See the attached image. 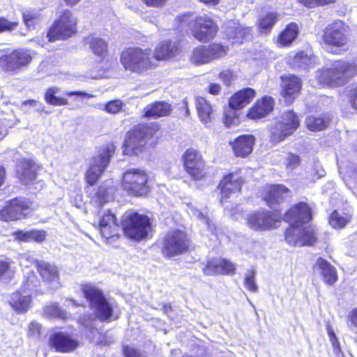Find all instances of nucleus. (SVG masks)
<instances>
[{
	"label": "nucleus",
	"instance_id": "1",
	"mask_svg": "<svg viewBox=\"0 0 357 357\" xmlns=\"http://www.w3.org/2000/svg\"><path fill=\"white\" fill-rule=\"evenodd\" d=\"M311 219V209L305 202L298 203L285 213L284 220L290 225L285 232V239L288 244L301 247L315 243L317 236L314 227L310 225L301 227Z\"/></svg>",
	"mask_w": 357,
	"mask_h": 357
},
{
	"label": "nucleus",
	"instance_id": "32",
	"mask_svg": "<svg viewBox=\"0 0 357 357\" xmlns=\"http://www.w3.org/2000/svg\"><path fill=\"white\" fill-rule=\"evenodd\" d=\"M171 111V105L165 101H155L144 109V116L153 119L168 116Z\"/></svg>",
	"mask_w": 357,
	"mask_h": 357
},
{
	"label": "nucleus",
	"instance_id": "56",
	"mask_svg": "<svg viewBox=\"0 0 357 357\" xmlns=\"http://www.w3.org/2000/svg\"><path fill=\"white\" fill-rule=\"evenodd\" d=\"M347 326L353 330L357 328V307L354 308L347 316Z\"/></svg>",
	"mask_w": 357,
	"mask_h": 357
},
{
	"label": "nucleus",
	"instance_id": "33",
	"mask_svg": "<svg viewBox=\"0 0 357 357\" xmlns=\"http://www.w3.org/2000/svg\"><path fill=\"white\" fill-rule=\"evenodd\" d=\"M177 52L176 46L172 41H164L159 44L155 50L154 54V61L160 59H166L176 56Z\"/></svg>",
	"mask_w": 357,
	"mask_h": 357
},
{
	"label": "nucleus",
	"instance_id": "47",
	"mask_svg": "<svg viewBox=\"0 0 357 357\" xmlns=\"http://www.w3.org/2000/svg\"><path fill=\"white\" fill-rule=\"evenodd\" d=\"M187 211L190 215H195L199 220H203L206 225L208 226V229L211 231H213V228L209 222L208 218L206 217L202 212L199 211L197 208H196L195 206L192 205L188 206Z\"/></svg>",
	"mask_w": 357,
	"mask_h": 357
},
{
	"label": "nucleus",
	"instance_id": "60",
	"mask_svg": "<svg viewBox=\"0 0 357 357\" xmlns=\"http://www.w3.org/2000/svg\"><path fill=\"white\" fill-rule=\"evenodd\" d=\"M333 336L331 337V342L333 347V351L335 354L338 356L341 357V356L343 355L341 351L340 343L338 342L337 338L335 336V334L333 335Z\"/></svg>",
	"mask_w": 357,
	"mask_h": 357
},
{
	"label": "nucleus",
	"instance_id": "11",
	"mask_svg": "<svg viewBox=\"0 0 357 357\" xmlns=\"http://www.w3.org/2000/svg\"><path fill=\"white\" fill-rule=\"evenodd\" d=\"M189 246L190 240L185 231L172 230L164 238L162 252L166 257L172 258L186 252Z\"/></svg>",
	"mask_w": 357,
	"mask_h": 357
},
{
	"label": "nucleus",
	"instance_id": "53",
	"mask_svg": "<svg viewBox=\"0 0 357 357\" xmlns=\"http://www.w3.org/2000/svg\"><path fill=\"white\" fill-rule=\"evenodd\" d=\"M46 238V232L43 230H30V241L42 243Z\"/></svg>",
	"mask_w": 357,
	"mask_h": 357
},
{
	"label": "nucleus",
	"instance_id": "57",
	"mask_svg": "<svg viewBox=\"0 0 357 357\" xmlns=\"http://www.w3.org/2000/svg\"><path fill=\"white\" fill-rule=\"evenodd\" d=\"M300 164V158L298 155L295 154L289 153L287 158V167L293 169Z\"/></svg>",
	"mask_w": 357,
	"mask_h": 357
},
{
	"label": "nucleus",
	"instance_id": "50",
	"mask_svg": "<svg viewBox=\"0 0 357 357\" xmlns=\"http://www.w3.org/2000/svg\"><path fill=\"white\" fill-rule=\"evenodd\" d=\"M123 107V102L120 100H114L109 101L105 105V110L110 114H116L121 110Z\"/></svg>",
	"mask_w": 357,
	"mask_h": 357
},
{
	"label": "nucleus",
	"instance_id": "22",
	"mask_svg": "<svg viewBox=\"0 0 357 357\" xmlns=\"http://www.w3.org/2000/svg\"><path fill=\"white\" fill-rule=\"evenodd\" d=\"M99 229L102 236L106 239L118 235L119 225L116 222L114 214L111 213L109 210L100 215Z\"/></svg>",
	"mask_w": 357,
	"mask_h": 357
},
{
	"label": "nucleus",
	"instance_id": "58",
	"mask_svg": "<svg viewBox=\"0 0 357 357\" xmlns=\"http://www.w3.org/2000/svg\"><path fill=\"white\" fill-rule=\"evenodd\" d=\"M15 238L20 241L24 242L30 241V230L29 231H21L18 230L14 233Z\"/></svg>",
	"mask_w": 357,
	"mask_h": 357
},
{
	"label": "nucleus",
	"instance_id": "6",
	"mask_svg": "<svg viewBox=\"0 0 357 357\" xmlns=\"http://www.w3.org/2000/svg\"><path fill=\"white\" fill-rule=\"evenodd\" d=\"M81 289L96 317L100 321L110 320L113 315V307L102 291L91 284L82 285Z\"/></svg>",
	"mask_w": 357,
	"mask_h": 357
},
{
	"label": "nucleus",
	"instance_id": "23",
	"mask_svg": "<svg viewBox=\"0 0 357 357\" xmlns=\"http://www.w3.org/2000/svg\"><path fill=\"white\" fill-rule=\"evenodd\" d=\"M243 183V181L238 174L231 173L225 176L218 185L222 198H228L231 194L239 192Z\"/></svg>",
	"mask_w": 357,
	"mask_h": 357
},
{
	"label": "nucleus",
	"instance_id": "55",
	"mask_svg": "<svg viewBox=\"0 0 357 357\" xmlns=\"http://www.w3.org/2000/svg\"><path fill=\"white\" fill-rule=\"evenodd\" d=\"M304 6L307 7H315L317 6H323L333 3L335 0H300Z\"/></svg>",
	"mask_w": 357,
	"mask_h": 357
},
{
	"label": "nucleus",
	"instance_id": "28",
	"mask_svg": "<svg viewBox=\"0 0 357 357\" xmlns=\"http://www.w3.org/2000/svg\"><path fill=\"white\" fill-rule=\"evenodd\" d=\"M274 101L270 96L258 100L250 108L248 116L252 119H259L268 114L273 109Z\"/></svg>",
	"mask_w": 357,
	"mask_h": 357
},
{
	"label": "nucleus",
	"instance_id": "26",
	"mask_svg": "<svg viewBox=\"0 0 357 357\" xmlns=\"http://www.w3.org/2000/svg\"><path fill=\"white\" fill-rule=\"evenodd\" d=\"M314 271H318L327 285H333L337 280L335 268L326 259L319 257L314 265Z\"/></svg>",
	"mask_w": 357,
	"mask_h": 357
},
{
	"label": "nucleus",
	"instance_id": "24",
	"mask_svg": "<svg viewBox=\"0 0 357 357\" xmlns=\"http://www.w3.org/2000/svg\"><path fill=\"white\" fill-rule=\"evenodd\" d=\"M289 197V190L283 185H272L268 188L264 198L267 205L275 211H278V205Z\"/></svg>",
	"mask_w": 357,
	"mask_h": 357
},
{
	"label": "nucleus",
	"instance_id": "48",
	"mask_svg": "<svg viewBox=\"0 0 357 357\" xmlns=\"http://www.w3.org/2000/svg\"><path fill=\"white\" fill-rule=\"evenodd\" d=\"M244 284L249 291L252 292L257 291L258 287L255 282V273L254 271H251L246 274L244 280Z\"/></svg>",
	"mask_w": 357,
	"mask_h": 357
},
{
	"label": "nucleus",
	"instance_id": "64",
	"mask_svg": "<svg viewBox=\"0 0 357 357\" xmlns=\"http://www.w3.org/2000/svg\"><path fill=\"white\" fill-rule=\"evenodd\" d=\"M167 0H142L148 6L160 7L164 5Z\"/></svg>",
	"mask_w": 357,
	"mask_h": 357
},
{
	"label": "nucleus",
	"instance_id": "63",
	"mask_svg": "<svg viewBox=\"0 0 357 357\" xmlns=\"http://www.w3.org/2000/svg\"><path fill=\"white\" fill-rule=\"evenodd\" d=\"M64 95L67 96H76L77 97H86V98H91L93 97L92 95L89 94V93H87L84 91H66L63 93Z\"/></svg>",
	"mask_w": 357,
	"mask_h": 357
},
{
	"label": "nucleus",
	"instance_id": "35",
	"mask_svg": "<svg viewBox=\"0 0 357 357\" xmlns=\"http://www.w3.org/2000/svg\"><path fill=\"white\" fill-rule=\"evenodd\" d=\"M306 127L311 131L319 132L325 130L330 123V119L324 115H310L305 121Z\"/></svg>",
	"mask_w": 357,
	"mask_h": 357
},
{
	"label": "nucleus",
	"instance_id": "59",
	"mask_svg": "<svg viewBox=\"0 0 357 357\" xmlns=\"http://www.w3.org/2000/svg\"><path fill=\"white\" fill-rule=\"evenodd\" d=\"M350 98L351 106L357 112V84L352 86L350 90Z\"/></svg>",
	"mask_w": 357,
	"mask_h": 357
},
{
	"label": "nucleus",
	"instance_id": "10",
	"mask_svg": "<svg viewBox=\"0 0 357 357\" xmlns=\"http://www.w3.org/2000/svg\"><path fill=\"white\" fill-rule=\"evenodd\" d=\"M147 182L148 175L144 170L132 168L124 172L122 186L130 195L144 196L149 192Z\"/></svg>",
	"mask_w": 357,
	"mask_h": 357
},
{
	"label": "nucleus",
	"instance_id": "4",
	"mask_svg": "<svg viewBox=\"0 0 357 357\" xmlns=\"http://www.w3.org/2000/svg\"><path fill=\"white\" fill-rule=\"evenodd\" d=\"M158 130L155 123L141 124L135 126L126 135L123 144V153L126 155H139L144 149L147 141Z\"/></svg>",
	"mask_w": 357,
	"mask_h": 357
},
{
	"label": "nucleus",
	"instance_id": "52",
	"mask_svg": "<svg viewBox=\"0 0 357 357\" xmlns=\"http://www.w3.org/2000/svg\"><path fill=\"white\" fill-rule=\"evenodd\" d=\"M18 23L10 22L4 17H0V33L6 31H13L16 29Z\"/></svg>",
	"mask_w": 357,
	"mask_h": 357
},
{
	"label": "nucleus",
	"instance_id": "42",
	"mask_svg": "<svg viewBox=\"0 0 357 357\" xmlns=\"http://www.w3.org/2000/svg\"><path fill=\"white\" fill-rule=\"evenodd\" d=\"M43 315L48 319H66V312L63 311L57 303H52L48 305H46L43 308Z\"/></svg>",
	"mask_w": 357,
	"mask_h": 357
},
{
	"label": "nucleus",
	"instance_id": "30",
	"mask_svg": "<svg viewBox=\"0 0 357 357\" xmlns=\"http://www.w3.org/2000/svg\"><path fill=\"white\" fill-rule=\"evenodd\" d=\"M255 137L252 135H243L237 137L231 146L238 157H245L252 153Z\"/></svg>",
	"mask_w": 357,
	"mask_h": 357
},
{
	"label": "nucleus",
	"instance_id": "38",
	"mask_svg": "<svg viewBox=\"0 0 357 357\" xmlns=\"http://www.w3.org/2000/svg\"><path fill=\"white\" fill-rule=\"evenodd\" d=\"M59 93V89L57 87H51L47 89L45 93V102L54 106H63L68 105V101L62 97L56 95Z\"/></svg>",
	"mask_w": 357,
	"mask_h": 357
},
{
	"label": "nucleus",
	"instance_id": "20",
	"mask_svg": "<svg viewBox=\"0 0 357 357\" xmlns=\"http://www.w3.org/2000/svg\"><path fill=\"white\" fill-rule=\"evenodd\" d=\"M50 345L59 352L67 353L75 349L78 342L67 333L56 332L50 335Z\"/></svg>",
	"mask_w": 357,
	"mask_h": 357
},
{
	"label": "nucleus",
	"instance_id": "7",
	"mask_svg": "<svg viewBox=\"0 0 357 357\" xmlns=\"http://www.w3.org/2000/svg\"><path fill=\"white\" fill-rule=\"evenodd\" d=\"M121 227L127 237L140 241L147 236L151 225L146 215L128 211L122 217Z\"/></svg>",
	"mask_w": 357,
	"mask_h": 357
},
{
	"label": "nucleus",
	"instance_id": "9",
	"mask_svg": "<svg viewBox=\"0 0 357 357\" xmlns=\"http://www.w3.org/2000/svg\"><path fill=\"white\" fill-rule=\"evenodd\" d=\"M299 125L300 120L294 112L291 110L284 112L280 120L274 122L270 126L271 141L278 143L284 140L298 129Z\"/></svg>",
	"mask_w": 357,
	"mask_h": 357
},
{
	"label": "nucleus",
	"instance_id": "62",
	"mask_svg": "<svg viewBox=\"0 0 357 357\" xmlns=\"http://www.w3.org/2000/svg\"><path fill=\"white\" fill-rule=\"evenodd\" d=\"M22 105H29V106H31V107H36V111L38 112H43V105L38 102V101H36L34 100H26V101H24L22 102Z\"/></svg>",
	"mask_w": 357,
	"mask_h": 357
},
{
	"label": "nucleus",
	"instance_id": "16",
	"mask_svg": "<svg viewBox=\"0 0 357 357\" xmlns=\"http://www.w3.org/2000/svg\"><path fill=\"white\" fill-rule=\"evenodd\" d=\"M323 41L325 47H343L348 41L346 34V28L342 21H335L329 24L325 30Z\"/></svg>",
	"mask_w": 357,
	"mask_h": 357
},
{
	"label": "nucleus",
	"instance_id": "17",
	"mask_svg": "<svg viewBox=\"0 0 357 357\" xmlns=\"http://www.w3.org/2000/svg\"><path fill=\"white\" fill-rule=\"evenodd\" d=\"M279 217L268 211H261L248 215V225L256 231L268 230L278 227Z\"/></svg>",
	"mask_w": 357,
	"mask_h": 357
},
{
	"label": "nucleus",
	"instance_id": "54",
	"mask_svg": "<svg viewBox=\"0 0 357 357\" xmlns=\"http://www.w3.org/2000/svg\"><path fill=\"white\" fill-rule=\"evenodd\" d=\"M41 325L36 321H31L29 325L28 335L30 337L38 338L40 337Z\"/></svg>",
	"mask_w": 357,
	"mask_h": 357
},
{
	"label": "nucleus",
	"instance_id": "51",
	"mask_svg": "<svg viewBox=\"0 0 357 357\" xmlns=\"http://www.w3.org/2000/svg\"><path fill=\"white\" fill-rule=\"evenodd\" d=\"M123 354L125 357H149L146 353L129 346L123 347Z\"/></svg>",
	"mask_w": 357,
	"mask_h": 357
},
{
	"label": "nucleus",
	"instance_id": "29",
	"mask_svg": "<svg viewBox=\"0 0 357 357\" xmlns=\"http://www.w3.org/2000/svg\"><path fill=\"white\" fill-rule=\"evenodd\" d=\"M226 34L232 43H243L244 40L249 39L251 35V29L244 27L236 22H230L226 27Z\"/></svg>",
	"mask_w": 357,
	"mask_h": 357
},
{
	"label": "nucleus",
	"instance_id": "34",
	"mask_svg": "<svg viewBox=\"0 0 357 357\" xmlns=\"http://www.w3.org/2000/svg\"><path fill=\"white\" fill-rule=\"evenodd\" d=\"M196 108L201 121L208 126L212 119V107L203 97L196 98Z\"/></svg>",
	"mask_w": 357,
	"mask_h": 357
},
{
	"label": "nucleus",
	"instance_id": "46",
	"mask_svg": "<svg viewBox=\"0 0 357 357\" xmlns=\"http://www.w3.org/2000/svg\"><path fill=\"white\" fill-rule=\"evenodd\" d=\"M15 274V270L11 266L8 259L0 261V279L7 280L11 279Z\"/></svg>",
	"mask_w": 357,
	"mask_h": 357
},
{
	"label": "nucleus",
	"instance_id": "5",
	"mask_svg": "<svg viewBox=\"0 0 357 357\" xmlns=\"http://www.w3.org/2000/svg\"><path fill=\"white\" fill-rule=\"evenodd\" d=\"M357 73L354 64L344 61H336L331 67L323 69L320 72L319 81L324 85L335 87L344 84L347 80Z\"/></svg>",
	"mask_w": 357,
	"mask_h": 357
},
{
	"label": "nucleus",
	"instance_id": "18",
	"mask_svg": "<svg viewBox=\"0 0 357 357\" xmlns=\"http://www.w3.org/2000/svg\"><path fill=\"white\" fill-rule=\"evenodd\" d=\"M183 160L186 172L194 180H199L204 176L205 162L198 151L192 148L187 149Z\"/></svg>",
	"mask_w": 357,
	"mask_h": 357
},
{
	"label": "nucleus",
	"instance_id": "61",
	"mask_svg": "<svg viewBox=\"0 0 357 357\" xmlns=\"http://www.w3.org/2000/svg\"><path fill=\"white\" fill-rule=\"evenodd\" d=\"M220 78L225 85L229 86L232 80V73L229 70L223 71L220 74Z\"/></svg>",
	"mask_w": 357,
	"mask_h": 357
},
{
	"label": "nucleus",
	"instance_id": "37",
	"mask_svg": "<svg viewBox=\"0 0 357 357\" xmlns=\"http://www.w3.org/2000/svg\"><path fill=\"white\" fill-rule=\"evenodd\" d=\"M86 42L89 44L90 48L94 54L104 57L107 49V43L100 38L89 36L85 39Z\"/></svg>",
	"mask_w": 357,
	"mask_h": 357
},
{
	"label": "nucleus",
	"instance_id": "3",
	"mask_svg": "<svg viewBox=\"0 0 357 357\" xmlns=\"http://www.w3.org/2000/svg\"><path fill=\"white\" fill-rule=\"evenodd\" d=\"M121 63L126 70L137 74H143L157 66L151 48H128L121 53Z\"/></svg>",
	"mask_w": 357,
	"mask_h": 357
},
{
	"label": "nucleus",
	"instance_id": "12",
	"mask_svg": "<svg viewBox=\"0 0 357 357\" xmlns=\"http://www.w3.org/2000/svg\"><path fill=\"white\" fill-rule=\"evenodd\" d=\"M76 31V20L70 10H66L51 26L47 33L50 42L71 37Z\"/></svg>",
	"mask_w": 357,
	"mask_h": 357
},
{
	"label": "nucleus",
	"instance_id": "36",
	"mask_svg": "<svg viewBox=\"0 0 357 357\" xmlns=\"http://www.w3.org/2000/svg\"><path fill=\"white\" fill-rule=\"evenodd\" d=\"M298 27L296 23H290L278 37V43L280 46H289L296 38Z\"/></svg>",
	"mask_w": 357,
	"mask_h": 357
},
{
	"label": "nucleus",
	"instance_id": "8",
	"mask_svg": "<svg viewBox=\"0 0 357 357\" xmlns=\"http://www.w3.org/2000/svg\"><path fill=\"white\" fill-rule=\"evenodd\" d=\"M114 151L115 147L113 144L102 146L96 151L91 160L89 168L85 176L86 181L89 185H95L100 178Z\"/></svg>",
	"mask_w": 357,
	"mask_h": 357
},
{
	"label": "nucleus",
	"instance_id": "49",
	"mask_svg": "<svg viewBox=\"0 0 357 357\" xmlns=\"http://www.w3.org/2000/svg\"><path fill=\"white\" fill-rule=\"evenodd\" d=\"M309 61V58L303 52L297 53L294 58L293 65L299 68H306Z\"/></svg>",
	"mask_w": 357,
	"mask_h": 357
},
{
	"label": "nucleus",
	"instance_id": "25",
	"mask_svg": "<svg viewBox=\"0 0 357 357\" xmlns=\"http://www.w3.org/2000/svg\"><path fill=\"white\" fill-rule=\"evenodd\" d=\"M39 167L28 160H22L17 167V174L22 183L29 185L36 180Z\"/></svg>",
	"mask_w": 357,
	"mask_h": 357
},
{
	"label": "nucleus",
	"instance_id": "2",
	"mask_svg": "<svg viewBox=\"0 0 357 357\" xmlns=\"http://www.w3.org/2000/svg\"><path fill=\"white\" fill-rule=\"evenodd\" d=\"M174 26L180 31H191L193 37L202 43L213 40L218 31V26L211 17L206 15L197 16L193 13L177 16Z\"/></svg>",
	"mask_w": 357,
	"mask_h": 357
},
{
	"label": "nucleus",
	"instance_id": "45",
	"mask_svg": "<svg viewBox=\"0 0 357 357\" xmlns=\"http://www.w3.org/2000/svg\"><path fill=\"white\" fill-rule=\"evenodd\" d=\"M22 16L23 21L29 29L33 28L34 25L39 22L41 17L40 13L33 10L23 11Z\"/></svg>",
	"mask_w": 357,
	"mask_h": 357
},
{
	"label": "nucleus",
	"instance_id": "41",
	"mask_svg": "<svg viewBox=\"0 0 357 357\" xmlns=\"http://www.w3.org/2000/svg\"><path fill=\"white\" fill-rule=\"evenodd\" d=\"M206 49L210 62L225 56L227 52V48L219 43H212L206 45Z\"/></svg>",
	"mask_w": 357,
	"mask_h": 357
},
{
	"label": "nucleus",
	"instance_id": "31",
	"mask_svg": "<svg viewBox=\"0 0 357 357\" xmlns=\"http://www.w3.org/2000/svg\"><path fill=\"white\" fill-rule=\"evenodd\" d=\"M255 96V91L251 88H246L236 92L229 99V105L234 109H241L250 103Z\"/></svg>",
	"mask_w": 357,
	"mask_h": 357
},
{
	"label": "nucleus",
	"instance_id": "27",
	"mask_svg": "<svg viewBox=\"0 0 357 357\" xmlns=\"http://www.w3.org/2000/svg\"><path fill=\"white\" fill-rule=\"evenodd\" d=\"M282 95L287 104H291L301 88V83L296 76L290 75L282 78Z\"/></svg>",
	"mask_w": 357,
	"mask_h": 357
},
{
	"label": "nucleus",
	"instance_id": "44",
	"mask_svg": "<svg viewBox=\"0 0 357 357\" xmlns=\"http://www.w3.org/2000/svg\"><path fill=\"white\" fill-rule=\"evenodd\" d=\"M191 59L193 63L197 65L209 63L210 61L208 59L206 45H200L195 49Z\"/></svg>",
	"mask_w": 357,
	"mask_h": 357
},
{
	"label": "nucleus",
	"instance_id": "19",
	"mask_svg": "<svg viewBox=\"0 0 357 357\" xmlns=\"http://www.w3.org/2000/svg\"><path fill=\"white\" fill-rule=\"evenodd\" d=\"M37 270L43 281L50 288L56 289L59 287V274L56 266L44 261L36 262Z\"/></svg>",
	"mask_w": 357,
	"mask_h": 357
},
{
	"label": "nucleus",
	"instance_id": "43",
	"mask_svg": "<svg viewBox=\"0 0 357 357\" xmlns=\"http://www.w3.org/2000/svg\"><path fill=\"white\" fill-rule=\"evenodd\" d=\"M350 220V215L334 211L330 216L329 223L333 228L340 229L345 227Z\"/></svg>",
	"mask_w": 357,
	"mask_h": 357
},
{
	"label": "nucleus",
	"instance_id": "15",
	"mask_svg": "<svg viewBox=\"0 0 357 357\" xmlns=\"http://www.w3.org/2000/svg\"><path fill=\"white\" fill-rule=\"evenodd\" d=\"M32 202L25 197H16L9 200L0 211V219L4 221L20 220L26 216Z\"/></svg>",
	"mask_w": 357,
	"mask_h": 357
},
{
	"label": "nucleus",
	"instance_id": "21",
	"mask_svg": "<svg viewBox=\"0 0 357 357\" xmlns=\"http://www.w3.org/2000/svg\"><path fill=\"white\" fill-rule=\"evenodd\" d=\"M236 265L225 259H215L208 261L204 268V273L206 275H215L218 274L229 275L234 274Z\"/></svg>",
	"mask_w": 357,
	"mask_h": 357
},
{
	"label": "nucleus",
	"instance_id": "40",
	"mask_svg": "<svg viewBox=\"0 0 357 357\" xmlns=\"http://www.w3.org/2000/svg\"><path fill=\"white\" fill-rule=\"evenodd\" d=\"M277 20L278 17L276 13L272 12L261 17L258 22L259 31L261 33H269Z\"/></svg>",
	"mask_w": 357,
	"mask_h": 357
},
{
	"label": "nucleus",
	"instance_id": "39",
	"mask_svg": "<svg viewBox=\"0 0 357 357\" xmlns=\"http://www.w3.org/2000/svg\"><path fill=\"white\" fill-rule=\"evenodd\" d=\"M115 191L116 188L112 185L104 183L98 188L96 197L100 204L102 205L103 203L114 199Z\"/></svg>",
	"mask_w": 357,
	"mask_h": 357
},
{
	"label": "nucleus",
	"instance_id": "14",
	"mask_svg": "<svg viewBox=\"0 0 357 357\" xmlns=\"http://www.w3.org/2000/svg\"><path fill=\"white\" fill-rule=\"evenodd\" d=\"M38 281L35 274L31 272L24 282L22 289L24 294L19 291L14 292L9 301L11 307L17 312H26L30 307L31 298L29 292L37 287Z\"/></svg>",
	"mask_w": 357,
	"mask_h": 357
},
{
	"label": "nucleus",
	"instance_id": "13",
	"mask_svg": "<svg viewBox=\"0 0 357 357\" xmlns=\"http://www.w3.org/2000/svg\"><path fill=\"white\" fill-rule=\"evenodd\" d=\"M31 52L26 49H17L12 52L0 51V66L6 71L13 72L29 64L32 61Z\"/></svg>",
	"mask_w": 357,
	"mask_h": 357
}]
</instances>
